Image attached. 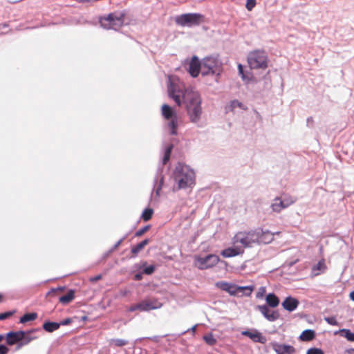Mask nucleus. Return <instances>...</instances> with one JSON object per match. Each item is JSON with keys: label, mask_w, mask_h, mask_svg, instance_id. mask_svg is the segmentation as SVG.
I'll return each mask as SVG.
<instances>
[{"label": "nucleus", "mask_w": 354, "mask_h": 354, "mask_svg": "<svg viewBox=\"0 0 354 354\" xmlns=\"http://www.w3.org/2000/svg\"><path fill=\"white\" fill-rule=\"evenodd\" d=\"M241 253V249L239 247L228 248L221 252V255L225 258L235 257Z\"/></svg>", "instance_id": "a211bd4d"}, {"label": "nucleus", "mask_w": 354, "mask_h": 354, "mask_svg": "<svg viewBox=\"0 0 354 354\" xmlns=\"http://www.w3.org/2000/svg\"><path fill=\"white\" fill-rule=\"evenodd\" d=\"M245 336L248 337L254 342L265 344L267 341L266 337L256 329L245 330Z\"/></svg>", "instance_id": "4468645a"}, {"label": "nucleus", "mask_w": 354, "mask_h": 354, "mask_svg": "<svg viewBox=\"0 0 354 354\" xmlns=\"http://www.w3.org/2000/svg\"><path fill=\"white\" fill-rule=\"evenodd\" d=\"M168 86L169 96L174 100L178 106L185 105L190 121L197 123L200 121L203 109L201 97L199 93L189 87H186L180 80L176 77H169Z\"/></svg>", "instance_id": "f257e3e1"}, {"label": "nucleus", "mask_w": 354, "mask_h": 354, "mask_svg": "<svg viewBox=\"0 0 354 354\" xmlns=\"http://www.w3.org/2000/svg\"><path fill=\"white\" fill-rule=\"evenodd\" d=\"M33 330H30L28 332L23 331V338L20 341V344H18L17 348H21L22 346L27 345L32 340L37 339L36 336L32 335V333Z\"/></svg>", "instance_id": "f3484780"}, {"label": "nucleus", "mask_w": 354, "mask_h": 354, "mask_svg": "<svg viewBox=\"0 0 354 354\" xmlns=\"http://www.w3.org/2000/svg\"><path fill=\"white\" fill-rule=\"evenodd\" d=\"M230 283L224 282V281H218L216 283V286L220 288L222 290L227 292L230 288Z\"/></svg>", "instance_id": "473e14b6"}, {"label": "nucleus", "mask_w": 354, "mask_h": 354, "mask_svg": "<svg viewBox=\"0 0 354 354\" xmlns=\"http://www.w3.org/2000/svg\"><path fill=\"white\" fill-rule=\"evenodd\" d=\"M315 337V331L313 330H305L300 335L299 338L302 341H310Z\"/></svg>", "instance_id": "393cba45"}, {"label": "nucleus", "mask_w": 354, "mask_h": 354, "mask_svg": "<svg viewBox=\"0 0 354 354\" xmlns=\"http://www.w3.org/2000/svg\"><path fill=\"white\" fill-rule=\"evenodd\" d=\"M4 338H5V337L3 335L0 334V342H1Z\"/></svg>", "instance_id": "052dcab7"}, {"label": "nucleus", "mask_w": 354, "mask_h": 354, "mask_svg": "<svg viewBox=\"0 0 354 354\" xmlns=\"http://www.w3.org/2000/svg\"><path fill=\"white\" fill-rule=\"evenodd\" d=\"M111 342L118 347L124 346L128 344V341L122 339H113Z\"/></svg>", "instance_id": "2f4dec72"}, {"label": "nucleus", "mask_w": 354, "mask_h": 354, "mask_svg": "<svg viewBox=\"0 0 354 354\" xmlns=\"http://www.w3.org/2000/svg\"><path fill=\"white\" fill-rule=\"evenodd\" d=\"M174 181L178 185L177 189H185L195 183V174L185 165L178 164L174 172Z\"/></svg>", "instance_id": "f03ea898"}, {"label": "nucleus", "mask_w": 354, "mask_h": 354, "mask_svg": "<svg viewBox=\"0 0 354 354\" xmlns=\"http://www.w3.org/2000/svg\"><path fill=\"white\" fill-rule=\"evenodd\" d=\"M23 330L16 332H9L6 334L5 339L7 344L12 346L15 344H20V341L23 338Z\"/></svg>", "instance_id": "ddd939ff"}, {"label": "nucleus", "mask_w": 354, "mask_h": 354, "mask_svg": "<svg viewBox=\"0 0 354 354\" xmlns=\"http://www.w3.org/2000/svg\"><path fill=\"white\" fill-rule=\"evenodd\" d=\"M266 301L267 304L272 308H275L279 304V298L273 293L268 294L266 296Z\"/></svg>", "instance_id": "412c9836"}, {"label": "nucleus", "mask_w": 354, "mask_h": 354, "mask_svg": "<svg viewBox=\"0 0 354 354\" xmlns=\"http://www.w3.org/2000/svg\"><path fill=\"white\" fill-rule=\"evenodd\" d=\"M257 308L264 317L270 322H274L279 317L277 311L270 310L266 305L257 306Z\"/></svg>", "instance_id": "f8f14e48"}, {"label": "nucleus", "mask_w": 354, "mask_h": 354, "mask_svg": "<svg viewBox=\"0 0 354 354\" xmlns=\"http://www.w3.org/2000/svg\"><path fill=\"white\" fill-rule=\"evenodd\" d=\"M70 322H71L70 319H66V320L62 322L61 324L66 325V324H69Z\"/></svg>", "instance_id": "5fc2aeb1"}, {"label": "nucleus", "mask_w": 354, "mask_h": 354, "mask_svg": "<svg viewBox=\"0 0 354 354\" xmlns=\"http://www.w3.org/2000/svg\"><path fill=\"white\" fill-rule=\"evenodd\" d=\"M125 14L123 12H114L100 18V24L105 29L118 30L124 22Z\"/></svg>", "instance_id": "7ed1b4c3"}, {"label": "nucleus", "mask_w": 354, "mask_h": 354, "mask_svg": "<svg viewBox=\"0 0 354 354\" xmlns=\"http://www.w3.org/2000/svg\"><path fill=\"white\" fill-rule=\"evenodd\" d=\"M149 243V239H145L140 243H138L136 245L131 248V253L133 256H136L138 254L140 251H141Z\"/></svg>", "instance_id": "5701e85b"}, {"label": "nucleus", "mask_w": 354, "mask_h": 354, "mask_svg": "<svg viewBox=\"0 0 354 354\" xmlns=\"http://www.w3.org/2000/svg\"><path fill=\"white\" fill-rule=\"evenodd\" d=\"M140 310L141 311V305H140V303H138V304H136L135 305H133L131 306L129 308V311L130 312H133V311H135V310Z\"/></svg>", "instance_id": "de8ad7c7"}, {"label": "nucleus", "mask_w": 354, "mask_h": 354, "mask_svg": "<svg viewBox=\"0 0 354 354\" xmlns=\"http://www.w3.org/2000/svg\"><path fill=\"white\" fill-rule=\"evenodd\" d=\"M203 16L198 13L183 14L176 17V22L181 26L198 25Z\"/></svg>", "instance_id": "423d86ee"}, {"label": "nucleus", "mask_w": 354, "mask_h": 354, "mask_svg": "<svg viewBox=\"0 0 354 354\" xmlns=\"http://www.w3.org/2000/svg\"><path fill=\"white\" fill-rule=\"evenodd\" d=\"M236 239H239L240 240V242H241V243H243V239H242V238H239V235H237V236H236Z\"/></svg>", "instance_id": "bf43d9fd"}, {"label": "nucleus", "mask_w": 354, "mask_h": 354, "mask_svg": "<svg viewBox=\"0 0 354 354\" xmlns=\"http://www.w3.org/2000/svg\"><path fill=\"white\" fill-rule=\"evenodd\" d=\"M150 229V225H146L142 228H140V230H138L136 232V236H141L142 235H143L145 233H146Z\"/></svg>", "instance_id": "58836bf2"}, {"label": "nucleus", "mask_w": 354, "mask_h": 354, "mask_svg": "<svg viewBox=\"0 0 354 354\" xmlns=\"http://www.w3.org/2000/svg\"><path fill=\"white\" fill-rule=\"evenodd\" d=\"M248 63L250 68L266 69L268 67V57L263 50H254L248 55Z\"/></svg>", "instance_id": "20e7f679"}, {"label": "nucleus", "mask_w": 354, "mask_h": 354, "mask_svg": "<svg viewBox=\"0 0 354 354\" xmlns=\"http://www.w3.org/2000/svg\"><path fill=\"white\" fill-rule=\"evenodd\" d=\"M256 4V0H246L245 6L248 10L251 11L255 7Z\"/></svg>", "instance_id": "e433bc0d"}, {"label": "nucleus", "mask_w": 354, "mask_h": 354, "mask_svg": "<svg viewBox=\"0 0 354 354\" xmlns=\"http://www.w3.org/2000/svg\"><path fill=\"white\" fill-rule=\"evenodd\" d=\"M274 233H271L269 231H263L261 230V234H259V243H270L274 239Z\"/></svg>", "instance_id": "6ab92c4d"}, {"label": "nucleus", "mask_w": 354, "mask_h": 354, "mask_svg": "<svg viewBox=\"0 0 354 354\" xmlns=\"http://www.w3.org/2000/svg\"><path fill=\"white\" fill-rule=\"evenodd\" d=\"M254 288V286L253 284L245 286V296L250 295Z\"/></svg>", "instance_id": "c03bdc74"}, {"label": "nucleus", "mask_w": 354, "mask_h": 354, "mask_svg": "<svg viewBox=\"0 0 354 354\" xmlns=\"http://www.w3.org/2000/svg\"><path fill=\"white\" fill-rule=\"evenodd\" d=\"M219 260V257L216 254H209L205 257H196L195 266L200 270H205L216 266Z\"/></svg>", "instance_id": "0eeeda50"}, {"label": "nucleus", "mask_w": 354, "mask_h": 354, "mask_svg": "<svg viewBox=\"0 0 354 354\" xmlns=\"http://www.w3.org/2000/svg\"><path fill=\"white\" fill-rule=\"evenodd\" d=\"M102 279V275L101 274H98L97 276H95L93 277H91L90 278V281L91 282H96L99 280H100Z\"/></svg>", "instance_id": "8fccbe9b"}, {"label": "nucleus", "mask_w": 354, "mask_h": 354, "mask_svg": "<svg viewBox=\"0 0 354 354\" xmlns=\"http://www.w3.org/2000/svg\"><path fill=\"white\" fill-rule=\"evenodd\" d=\"M153 214V209L147 208L143 211L141 218H142V220L144 221H148L151 218Z\"/></svg>", "instance_id": "c756f323"}, {"label": "nucleus", "mask_w": 354, "mask_h": 354, "mask_svg": "<svg viewBox=\"0 0 354 354\" xmlns=\"http://www.w3.org/2000/svg\"><path fill=\"white\" fill-rule=\"evenodd\" d=\"M348 354H354V348H348L345 351Z\"/></svg>", "instance_id": "864d4df0"}, {"label": "nucleus", "mask_w": 354, "mask_h": 354, "mask_svg": "<svg viewBox=\"0 0 354 354\" xmlns=\"http://www.w3.org/2000/svg\"><path fill=\"white\" fill-rule=\"evenodd\" d=\"M266 293V288L261 286L259 288L258 291L256 293L257 298H262Z\"/></svg>", "instance_id": "37998d69"}, {"label": "nucleus", "mask_w": 354, "mask_h": 354, "mask_svg": "<svg viewBox=\"0 0 354 354\" xmlns=\"http://www.w3.org/2000/svg\"><path fill=\"white\" fill-rule=\"evenodd\" d=\"M306 354H324V351L320 348H310L307 351Z\"/></svg>", "instance_id": "a19ab883"}, {"label": "nucleus", "mask_w": 354, "mask_h": 354, "mask_svg": "<svg viewBox=\"0 0 354 354\" xmlns=\"http://www.w3.org/2000/svg\"><path fill=\"white\" fill-rule=\"evenodd\" d=\"M326 268V266L324 261H321L317 263L316 266L313 268V273L314 275L317 276L319 274V271H323Z\"/></svg>", "instance_id": "c85d7f7f"}, {"label": "nucleus", "mask_w": 354, "mask_h": 354, "mask_svg": "<svg viewBox=\"0 0 354 354\" xmlns=\"http://www.w3.org/2000/svg\"><path fill=\"white\" fill-rule=\"evenodd\" d=\"M202 62H200L199 59L196 56H193L189 62L188 71L191 76L196 77L200 71L201 72Z\"/></svg>", "instance_id": "9b49d317"}, {"label": "nucleus", "mask_w": 354, "mask_h": 354, "mask_svg": "<svg viewBox=\"0 0 354 354\" xmlns=\"http://www.w3.org/2000/svg\"><path fill=\"white\" fill-rule=\"evenodd\" d=\"M324 320L330 325L337 326L338 322L335 317H325Z\"/></svg>", "instance_id": "ea45409f"}, {"label": "nucleus", "mask_w": 354, "mask_h": 354, "mask_svg": "<svg viewBox=\"0 0 354 354\" xmlns=\"http://www.w3.org/2000/svg\"><path fill=\"white\" fill-rule=\"evenodd\" d=\"M231 110H234L236 107H241V103L238 100H233L230 104Z\"/></svg>", "instance_id": "49530a36"}, {"label": "nucleus", "mask_w": 354, "mask_h": 354, "mask_svg": "<svg viewBox=\"0 0 354 354\" xmlns=\"http://www.w3.org/2000/svg\"><path fill=\"white\" fill-rule=\"evenodd\" d=\"M295 201V199H290V202H287L285 203V201H282L279 198H276L274 201V203L271 205V207L274 212H279L281 209L294 203Z\"/></svg>", "instance_id": "dca6fc26"}, {"label": "nucleus", "mask_w": 354, "mask_h": 354, "mask_svg": "<svg viewBox=\"0 0 354 354\" xmlns=\"http://www.w3.org/2000/svg\"><path fill=\"white\" fill-rule=\"evenodd\" d=\"M75 299V290H69L65 295L59 297V302L66 305L71 303Z\"/></svg>", "instance_id": "aec40b11"}, {"label": "nucleus", "mask_w": 354, "mask_h": 354, "mask_svg": "<svg viewBox=\"0 0 354 354\" xmlns=\"http://www.w3.org/2000/svg\"><path fill=\"white\" fill-rule=\"evenodd\" d=\"M239 71L241 75H242V77H243V66L241 64H239L238 65Z\"/></svg>", "instance_id": "603ef678"}, {"label": "nucleus", "mask_w": 354, "mask_h": 354, "mask_svg": "<svg viewBox=\"0 0 354 354\" xmlns=\"http://www.w3.org/2000/svg\"><path fill=\"white\" fill-rule=\"evenodd\" d=\"M299 304V302L297 299L289 296L284 299L281 305L285 310L292 312L297 308Z\"/></svg>", "instance_id": "2eb2a0df"}, {"label": "nucleus", "mask_w": 354, "mask_h": 354, "mask_svg": "<svg viewBox=\"0 0 354 354\" xmlns=\"http://www.w3.org/2000/svg\"><path fill=\"white\" fill-rule=\"evenodd\" d=\"M162 114L167 120H169L174 115V112L169 105L165 104L162 106Z\"/></svg>", "instance_id": "a878e982"}, {"label": "nucleus", "mask_w": 354, "mask_h": 354, "mask_svg": "<svg viewBox=\"0 0 354 354\" xmlns=\"http://www.w3.org/2000/svg\"><path fill=\"white\" fill-rule=\"evenodd\" d=\"M37 318L36 313H26L20 318L21 323H26L30 321H33Z\"/></svg>", "instance_id": "bb28decb"}, {"label": "nucleus", "mask_w": 354, "mask_h": 354, "mask_svg": "<svg viewBox=\"0 0 354 354\" xmlns=\"http://www.w3.org/2000/svg\"><path fill=\"white\" fill-rule=\"evenodd\" d=\"M8 351L9 349L8 347L3 344L0 345V354H7Z\"/></svg>", "instance_id": "09e8293b"}, {"label": "nucleus", "mask_w": 354, "mask_h": 354, "mask_svg": "<svg viewBox=\"0 0 354 354\" xmlns=\"http://www.w3.org/2000/svg\"><path fill=\"white\" fill-rule=\"evenodd\" d=\"M4 299V297L2 294L0 293V303L2 302Z\"/></svg>", "instance_id": "4d7b16f0"}, {"label": "nucleus", "mask_w": 354, "mask_h": 354, "mask_svg": "<svg viewBox=\"0 0 354 354\" xmlns=\"http://www.w3.org/2000/svg\"><path fill=\"white\" fill-rule=\"evenodd\" d=\"M169 126L171 128V133L176 135L177 133V121L176 120H171L169 123Z\"/></svg>", "instance_id": "72a5a7b5"}, {"label": "nucleus", "mask_w": 354, "mask_h": 354, "mask_svg": "<svg viewBox=\"0 0 354 354\" xmlns=\"http://www.w3.org/2000/svg\"><path fill=\"white\" fill-rule=\"evenodd\" d=\"M203 339L205 341V342L209 345H214L216 343V339H214L212 334L205 335L203 337Z\"/></svg>", "instance_id": "f704fd0d"}, {"label": "nucleus", "mask_w": 354, "mask_h": 354, "mask_svg": "<svg viewBox=\"0 0 354 354\" xmlns=\"http://www.w3.org/2000/svg\"><path fill=\"white\" fill-rule=\"evenodd\" d=\"M261 229L250 231L245 236V248L247 247H252L254 245L259 244V234Z\"/></svg>", "instance_id": "1a4fd4ad"}, {"label": "nucleus", "mask_w": 354, "mask_h": 354, "mask_svg": "<svg viewBox=\"0 0 354 354\" xmlns=\"http://www.w3.org/2000/svg\"><path fill=\"white\" fill-rule=\"evenodd\" d=\"M222 72V65L219 61L212 57H207L203 59L201 73L203 75H219Z\"/></svg>", "instance_id": "39448f33"}, {"label": "nucleus", "mask_w": 354, "mask_h": 354, "mask_svg": "<svg viewBox=\"0 0 354 354\" xmlns=\"http://www.w3.org/2000/svg\"><path fill=\"white\" fill-rule=\"evenodd\" d=\"M243 292V286H237L234 284L230 283L229 290L227 292H229L231 295H235L239 292Z\"/></svg>", "instance_id": "cd10ccee"}, {"label": "nucleus", "mask_w": 354, "mask_h": 354, "mask_svg": "<svg viewBox=\"0 0 354 354\" xmlns=\"http://www.w3.org/2000/svg\"><path fill=\"white\" fill-rule=\"evenodd\" d=\"M171 149H172V146H170L169 147H168L166 149V151L165 152V155H164L163 160H162V162L164 165L166 164L170 158Z\"/></svg>", "instance_id": "c9c22d12"}, {"label": "nucleus", "mask_w": 354, "mask_h": 354, "mask_svg": "<svg viewBox=\"0 0 354 354\" xmlns=\"http://www.w3.org/2000/svg\"><path fill=\"white\" fill-rule=\"evenodd\" d=\"M155 266L151 265V266H149L148 267H146L144 270H143V273L145 274H147V275H150L151 274H153L155 271Z\"/></svg>", "instance_id": "79ce46f5"}, {"label": "nucleus", "mask_w": 354, "mask_h": 354, "mask_svg": "<svg viewBox=\"0 0 354 354\" xmlns=\"http://www.w3.org/2000/svg\"><path fill=\"white\" fill-rule=\"evenodd\" d=\"M290 199H292V198H284L282 201H285V203H286L287 202H290Z\"/></svg>", "instance_id": "13d9d810"}, {"label": "nucleus", "mask_w": 354, "mask_h": 354, "mask_svg": "<svg viewBox=\"0 0 354 354\" xmlns=\"http://www.w3.org/2000/svg\"><path fill=\"white\" fill-rule=\"evenodd\" d=\"M340 333L342 335L346 337L348 341L354 342V333L348 329H342Z\"/></svg>", "instance_id": "7c9ffc66"}, {"label": "nucleus", "mask_w": 354, "mask_h": 354, "mask_svg": "<svg viewBox=\"0 0 354 354\" xmlns=\"http://www.w3.org/2000/svg\"><path fill=\"white\" fill-rule=\"evenodd\" d=\"M140 303L141 311H149L151 310L158 309L162 307V304L157 299H146L142 300Z\"/></svg>", "instance_id": "9d476101"}, {"label": "nucleus", "mask_w": 354, "mask_h": 354, "mask_svg": "<svg viewBox=\"0 0 354 354\" xmlns=\"http://www.w3.org/2000/svg\"><path fill=\"white\" fill-rule=\"evenodd\" d=\"M270 346L277 354H295V348L288 344L272 342L270 344Z\"/></svg>", "instance_id": "6e6552de"}, {"label": "nucleus", "mask_w": 354, "mask_h": 354, "mask_svg": "<svg viewBox=\"0 0 354 354\" xmlns=\"http://www.w3.org/2000/svg\"><path fill=\"white\" fill-rule=\"evenodd\" d=\"M350 298L351 300L354 301V290L350 293Z\"/></svg>", "instance_id": "6e6d98bb"}, {"label": "nucleus", "mask_w": 354, "mask_h": 354, "mask_svg": "<svg viewBox=\"0 0 354 354\" xmlns=\"http://www.w3.org/2000/svg\"><path fill=\"white\" fill-rule=\"evenodd\" d=\"M256 78L250 72H245V82H255Z\"/></svg>", "instance_id": "4c0bfd02"}, {"label": "nucleus", "mask_w": 354, "mask_h": 354, "mask_svg": "<svg viewBox=\"0 0 354 354\" xmlns=\"http://www.w3.org/2000/svg\"><path fill=\"white\" fill-rule=\"evenodd\" d=\"M13 313H14L13 312H10V311L1 313L0 314V320H4L6 319L9 318L10 317H11L13 315Z\"/></svg>", "instance_id": "a18cd8bd"}, {"label": "nucleus", "mask_w": 354, "mask_h": 354, "mask_svg": "<svg viewBox=\"0 0 354 354\" xmlns=\"http://www.w3.org/2000/svg\"><path fill=\"white\" fill-rule=\"evenodd\" d=\"M134 280L136 281H140L142 279V273H137L134 275L133 277Z\"/></svg>", "instance_id": "3c124183"}, {"label": "nucleus", "mask_w": 354, "mask_h": 354, "mask_svg": "<svg viewBox=\"0 0 354 354\" xmlns=\"http://www.w3.org/2000/svg\"><path fill=\"white\" fill-rule=\"evenodd\" d=\"M66 287L65 286H59L55 288L50 289L48 293L47 297H60L61 295L65 291Z\"/></svg>", "instance_id": "4be33fe9"}, {"label": "nucleus", "mask_w": 354, "mask_h": 354, "mask_svg": "<svg viewBox=\"0 0 354 354\" xmlns=\"http://www.w3.org/2000/svg\"><path fill=\"white\" fill-rule=\"evenodd\" d=\"M60 326V324L57 322H46L43 324V328L48 333H52L57 330Z\"/></svg>", "instance_id": "b1692460"}]
</instances>
